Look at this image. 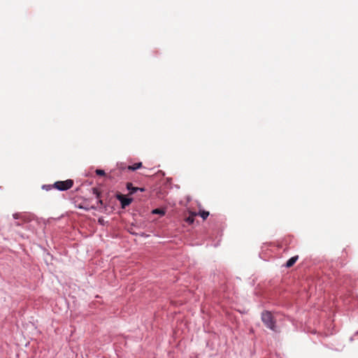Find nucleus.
I'll list each match as a JSON object with an SVG mask.
<instances>
[{
  "label": "nucleus",
  "mask_w": 358,
  "mask_h": 358,
  "mask_svg": "<svg viewBox=\"0 0 358 358\" xmlns=\"http://www.w3.org/2000/svg\"><path fill=\"white\" fill-rule=\"evenodd\" d=\"M197 215H200L203 220H206L209 215V212L206 210H200Z\"/></svg>",
  "instance_id": "9"
},
{
  "label": "nucleus",
  "mask_w": 358,
  "mask_h": 358,
  "mask_svg": "<svg viewBox=\"0 0 358 358\" xmlns=\"http://www.w3.org/2000/svg\"><path fill=\"white\" fill-rule=\"evenodd\" d=\"M92 191H93V194L96 195V197L97 199H99L98 203H99L100 205H103V201L99 199L100 198V192L98 190L97 188H93Z\"/></svg>",
  "instance_id": "8"
},
{
  "label": "nucleus",
  "mask_w": 358,
  "mask_h": 358,
  "mask_svg": "<svg viewBox=\"0 0 358 358\" xmlns=\"http://www.w3.org/2000/svg\"><path fill=\"white\" fill-rule=\"evenodd\" d=\"M127 189L129 191L130 194H133L138 191L137 187H134L131 182H127Z\"/></svg>",
  "instance_id": "6"
},
{
  "label": "nucleus",
  "mask_w": 358,
  "mask_h": 358,
  "mask_svg": "<svg viewBox=\"0 0 358 358\" xmlns=\"http://www.w3.org/2000/svg\"><path fill=\"white\" fill-rule=\"evenodd\" d=\"M22 224L20 222H16L15 225L16 226H20Z\"/></svg>",
  "instance_id": "14"
},
{
  "label": "nucleus",
  "mask_w": 358,
  "mask_h": 358,
  "mask_svg": "<svg viewBox=\"0 0 358 358\" xmlns=\"http://www.w3.org/2000/svg\"><path fill=\"white\" fill-rule=\"evenodd\" d=\"M73 180L71 179H68L64 181H57L54 183L53 187L59 191H65L71 189L73 187Z\"/></svg>",
  "instance_id": "2"
},
{
  "label": "nucleus",
  "mask_w": 358,
  "mask_h": 358,
  "mask_svg": "<svg viewBox=\"0 0 358 358\" xmlns=\"http://www.w3.org/2000/svg\"><path fill=\"white\" fill-rule=\"evenodd\" d=\"M262 321L264 324L274 332H279L280 329L276 325V319L271 312L265 310L262 313Z\"/></svg>",
  "instance_id": "1"
},
{
  "label": "nucleus",
  "mask_w": 358,
  "mask_h": 358,
  "mask_svg": "<svg viewBox=\"0 0 358 358\" xmlns=\"http://www.w3.org/2000/svg\"><path fill=\"white\" fill-rule=\"evenodd\" d=\"M141 167H142V163L138 162V163H135L134 164H133L131 166H128L127 167L121 166L120 169L122 170L127 169L129 171H136V169H140Z\"/></svg>",
  "instance_id": "4"
},
{
  "label": "nucleus",
  "mask_w": 358,
  "mask_h": 358,
  "mask_svg": "<svg viewBox=\"0 0 358 358\" xmlns=\"http://www.w3.org/2000/svg\"><path fill=\"white\" fill-rule=\"evenodd\" d=\"M299 259V257L298 255H296L294 257H291L289 259H288V261L286 262V267L287 268H290L292 267L295 263Z\"/></svg>",
  "instance_id": "5"
},
{
  "label": "nucleus",
  "mask_w": 358,
  "mask_h": 358,
  "mask_svg": "<svg viewBox=\"0 0 358 358\" xmlns=\"http://www.w3.org/2000/svg\"><path fill=\"white\" fill-rule=\"evenodd\" d=\"M197 215V213H192L190 212V215L189 217H187L186 219H185V221L189 224H192L194 223V217Z\"/></svg>",
  "instance_id": "7"
},
{
  "label": "nucleus",
  "mask_w": 358,
  "mask_h": 358,
  "mask_svg": "<svg viewBox=\"0 0 358 358\" xmlns=\"http://www.w3.org/2000/svg\"><path fill=\"white\" fill-rule=\"evenodd\" d=\"M95 172H96V175H98V176H105V172L103 170L96 169Z\"/></svg>",
  "instance_id": "12"
},
{
  "label": "nucleus",
  "mask_w": 358,
  "mask_h": 358,
  "mask_svg": "<svg viewBox=\"0 0 358 358\" xmlns=\"http://www.w3.org/2000/svg\"><path fill=\"white\" fill-rule=\"evenodd\" d=\"M152 213L153 214H159V215H164L165 214V212L164 210L162 209H160V208H156V209H154L152 210Z\"/></svg>",
  "instance_id": "11"
},
{
  "label": "nucleus",
  "mask_w": 358,
  "mask_h": 358,
  "mask_svg": "<svg viewBox=\"0 0 358 358\" xmlns=\"http://www.w3.org/2000/svg\"><path fill=\"white\" fill-rule=\"evenodd\" d=\"M50 189V187H48V188H46V190H48V189Z\"/></svg>",
  "instance_id": "15"
},
{
  "label": "nucleus",
  "mask_w": 358,
  "mask_h": 358,
  "mask_svg": "<svg viewBox=\"0 0 358 358\" xmlns=\"http://www.w3.org/2000/svg\"><path fill=\"white\" fill-rule=\"evenodd\" d=\"M117 199L121 203V206L122 208H125L128 206L133 201L132 198H127L124 194H117Z\"/></svg>",
  "instance_id": "3"
},
{
  "label": "nucleus",
  "mask_w": 358,
  "mask_h": 358,
  "mask_svg": "<svg viewBox=\"0 0 358 358\" xmlns=\"http://www.w3.org/2000/svg\"><path fill=\"white\" fill-rule=\"evenodd\" d=\"M138 189V191H141V192H144L145 191V189L143 188V187H137Z\"/></svg>",
  "instance_id": "13"
},
{
  "label": "nucleus",
  "mask_w": 358,
  "mask_h": 358,
  "mask_svg": "<svg viewBox=\"0 0 358 358\" xmlns=\"http://www.w3.org/2000/svg\"><path fill=\"white\" fill-rule=\"evenodd\" d=\"M13 217L15 219H20V220H22L24 222H27V220L25 218V217L22 215L20 213H15V214H13Z\"/></svg>",
  "instance_id": "10"
}]
</instances>
